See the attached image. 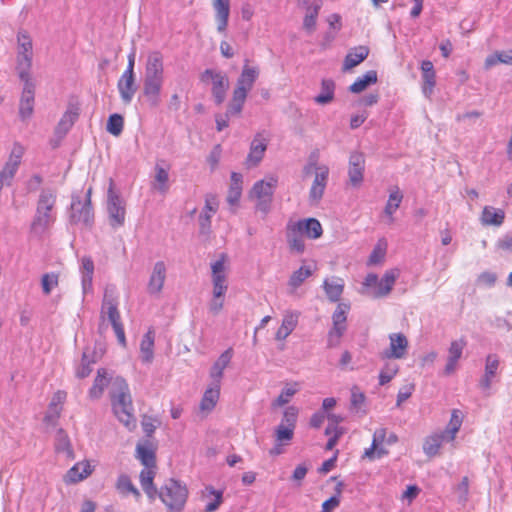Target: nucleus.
Returning <instances> with one entry per match:
<instances>
[{"label":"nucleus","instance_id":"f257e3e1","mask_svg":"<svg viewBox=\"0 0 512 512\" xmlns=\"http://www.w3.org/2000/svg\"><path fill=\"white\" fill-rule=\"evenodd\" d=\"M56 192L53 189H42L33 219L30 224V233L39 239L43 238L53 227L57 219Z\"/></svg>","mask_w":512,"mask_h":512},{"label":"nucleus","instance_id":"f03ea898","mask_svg":"<svg viewBox=\"0 0 512 512\" xmlns=\"http://www.w3.org/2000/svg\"><path fill=\"white\" fill-rule=\"evenodd\" d=\"M163 84V56L160 52L154 51L147 57L142 90V96L150 107L159 106Z\"/></svg>","mask_w":512,"mask_h":512},{"label":"nucleus","instance_id":"7ed1b4c3","mask_svg":"<svg viewBox=\"0 0 512 512\" xmlns=\"http://www.w3.org/2000/svg\"><path fill=\"white\" fill-rule=\"evenodd\" d=\"M111 405L114 415L129 430L136 427L134 407L129 386L122 377H116L110 390Z\"/></svg>","mask_w":512,"mask_h":512},{"label":"nucleus","instance_id":"20e7f679","mask_svg":"<svg viewBox=\"0 0 512 512\" xmlns=\"http://www.w3.org/2000/svg\"><path fill=\"white\" fill-rule=\"evenodd\" d=\"M258 76V67L247 64L243 66L233 90L232 99L227 107V114L239 115L241 113L247 94L253 88Z\"/></svg>","mask_w":512,"mask_h":512},{"label":"nucleus","instance_id":"39448f33","mask_svg":"<svg viewBox=\"0 0 512 512\" xmlns=\"http://www.w3.org/2000/svg\"><path fill=\"white\" fill-rule=\"evenodd\" d=\"M157 495L170 512H181L188 497V490L185 485L171 478L157 491Z\"/></svg>","mask_w":512,"mask_h":512},{"label":"nucleus","instance_id":"423d86ee","mask_svg":"<svg viewBox=\"0 0 512 512\" xmlns=\"http://www.w3.org/2000/svg\"><path fill=\"white\" fill-rule=\"evenodd\" d=\"M101 318H105L111 323L117 340L120 345L126 346V337L124 327L121 323L120 312L118 310V301L114 295L113 288H106L101 306Z\"/></svg>","mask_w":512,"mask_h":512},{"label":"nucleus","instance_id":"0eeeda50","mask_svg":"<svg viewBox=\"0 0 512 512\" xmlns=\"http://www.w3.org/2000/svg\"><path fill=\"white\" fill-rule=\"evenodd\" d=\"M33 59V43L29 33L19 30L17 33V71L21 80L30 77V68Z\"/></svg>","mask_w":512,"mask_h":512},{"label":"nucleus","instance_id":"6e6552de","mask_svg":"<svg viewBox=\"0 0 512 512\" xmlns=\"http://www.w3.org/2000/svg\"><path fill=\"white\" fill-rule=\"evenodd\" d=\"M350 310V304L339 303L332 315V327L328 332L327 346L329 348L337 347L341 338L347 330V314Z\"/></svg>","mask_w":512,"mask_h":512},{"label":"nucleus","instance_id":"1a4fd4ad","mask_svg":"<svg viewBox=\"0 0 512 512\" xmlns=\"http://www.w3.org/2000/svg\"><path fill=\"white\" fill-rule=\"evenodd\" d=\"M70 222L91 227L94 222V212L91 204V188L88 189L84 202L79 197H72Z\"/></svg>","mask_w":512,"mask_h":512},{"label":"nucleus","instance_id":"9d476101","mask_svg":"<svg viewBox=\"0 0 512 512\" xmlns=\"http://www.w3.org/2000/svg\"><path fill=\"white\" fill-rule=\"evenodd\" d=\"M208 79L212 81L211 93L216 105H221L226 98V93L229 89V78L222 72L214 69H206L201 75L200 80L207 82Z\"/></svg>","mask_w":512,"mask_h":512},{"label":"nucleus","instance_id":"9b49d317","mask_svg":"<svg viewBox=\"0 0 512 512\" xmlns=\"http://www.w3.org/2000/svg\"><path fill=\"white\" fill-rule=\"evenodd\" d=\"M107 211L110 224L113 227H120L125 221V206L122 199L113 191V182H110L108 190Z\"/></svg>","mask_w":512,"mask_h":512},{"label":"nucleus","instance_id":"f8f14e48","mask_svg":"<svg viewBox=\"0 0 512 512\" xmlns=\"http://www.w3.org/2000/svg\"><path fill=\"white\" fill-rule=\"evenodd\" d=\"M390 347L381 353L382 359H401L405 356L408 348V340L402 333L389 335Z\"/></svg>","mask_w":512,"mask_h":512},{"label":"nucleus","instance_id":"ddd939ff","mask_svg":"<svg viewBox=\"0 0 512 512\" xmlns=\"http://www.w3.org/2000/svg\"><path fill=\"white\" fill-rule=\"evenodd\" d=\"M329 176V168L325 165L317 166L315 178L309 192V200L311 203H318L325 191Z\"/></svg>","mask_w":512,"mask_h":512},{"label":"nucleus","instance_id":"4468645a","mask_svg":"<svg viewBox=\"0 0 512 512\" xmlns=\"http://www.w3.org/2000/svg\"><path fill=\"white\" fill-rule=\"evenodd\" d=\"M365 170V157L364 154L354 151L349 157L348 176L352 186L357 187L363 181V174Z\"/></svg>","mask_w":512,"mask_h":512},{"label":"nucleus","instance_id":"2eb2a0df","mask_svg":"<svg viewBox=\"0 0 512 512\" xmlns=\"http://www.w3.org/2000/svg\"><path fill=\"white\" fill-rule=\"evenodd\" d=\"M304 233L295 221H289L286 226V240L293 253L302 254L305 251Z\"/></svg>","mask_w":512,"mask_h":512},{"label":"nucleus","instance_id":"dca6fc26","mask_svg":"<svg viewBox=\"0 0 512 512\" xmlns=\"http://www.w3.org/2000/svg\"><path fill=\"white\" fill-rule=\"evenodd\" d=\"M166 265L163 261L154 264L147 284V291L150 295H159L166 280Z\"/></svg>","mask_w":512,"mask_h":512},{"label":"nucleus","instance_id":"f3484780","mask_svg":"<svg viewBox=\"0 0 512 512\" xmlns=\"http://www.w3.org/2000/svg\"><path fill=\"white\" fill-rule=\"evenodd\" d=\"M25 82L19 103V116L25 121L31 117L34 110V85L30 82V77Z\"/></svg>","mask_w":512,"mask_h":512},{"label":"nucleus","instance_id":"a211bd4d","mask_svg":"<svg viewBox=\"0 0 512 512\" xmlns=\"http://www.w3.org/2000/svg\"><path fill=\"white\" fill-rule=\"evenodd\" d=\"M267 149V139L263 133H257L250 145V151L247 156L246 162L249 166H257Z\"/></svg>","mask_w":512,"mask_h":512},{"label":"nucleus","instance_id":"6ab92c4d","mask_svg":"<svg viewBox=\"0 0 512 512\" xmlns=\"http://www.w3.org/2000/svg\"><path fill=\"white\" fill-rule=\"evenodd\" d=\"M215 12L217 31L224 33L227 29L230 16V0H211Z\"/></svg>","mask_w":512,"mask_h":512},{"label":"nucleus","instance_id":"aec40b11","mask_svg":"<svg viewBox=\"0 0 512 512\" xmlns=\"http://www.w3.org/2000/svg\"><path fill=\"white\" fill-rule=\"evenodd\" d=\"M466 345L467 342L464 338H460L451 342L448 349L447 363L444 368V373L446 375H450L456 370L457 363L461 358Z\"/></svg>","mask_w":512,"mask_h":512},{"label":"nucleus","instance_id":"412c9836","mask_svg":"<svg viewBox=\"0 0 512 512\" xmlns=\"http://www.w3.org/2000/svg\"><path fill=\"white\" fill-rule=\"evenodd\" d=\"M232 357H233V349L228 348L219 356V358L212 365V367L210 369V373H209L212 384H216V386L217 385L221 386V380L223 378L224 370L231 362Z\"/></svg>","mask_w":512,"mask_h":512},{"label":"nucleus","instance_id":"4be33fe9","mask_svg":"<svg viewBox=\"0 0 512 512\" xmlns=\"http://www.w3.org/2000/svg\"><path fill=\"white\" fill-rule=\"evenodd\" d=\"M218 200L216 195L208 194L205 198V206L199 217V225L201 232H208L211 226V217L218 209Z\"/></svg>","mask_w":512,"mask_h":512},{"label":"nucleus","instance_id":"5701e85b","mask_svg":"<svg viewBox=\"0 0 512 512\" xmlns=\"http://www.w3.org/2000/svg\"><path fill=\"white\" fill-rule=\"evenodd\" d=\"M397 277L398 272L396 270L386 271L383 277L378 281L377 289L369 291L368 294L373 298L387 296L391 292Z\"/></svg>","mask_w":512,"mask_h":512},{"label":"nucleus","instance_id":"b1692460","mask_svg":"<svg viewBox=\"0 0 512 512\" xmlns=\"http://www.w3.org/2000/svg\"><path fill=\"white\" fill-rule=\"evenodd\" d=\"M420 68L423 80L422 92L426 98H430L436 84V74L433 63L430 60H424Z\"/></svg>","mask_w":512,"mask_h":512},{"label":"nucleus","instance_id":"393cba45","mask_svg":"<svg viewBox=\"0 0 512 512\" xmlns=\"http://www.w3.org/2000/svg\"><path fill=\"white\" fill-rule=\"evenodd\" d=\"M278 179L275 176H269L266 180L257 181L252 188L251 195L254 198L272 199L277 187Z\"/></svg>","mask_w":512,"mask_h":512},{"label":"nucleus","instance_id":"a878e982","mask_svg":"<svg viewBox=\"0 0 512 512\" xmlns=\"http://www.w3.org/2000/svg\"><path fill=\"white\" fill-rule=\"evenodd\" d=\"M500 366V359L496 354H489L485 359L484 375L480 379V386L483 389L491 387L493 378L496 376Z\"/></svg>","mask_w":512,"mask_h":512},{"label":"nucleus","instance_id":"bb28decb","mask_svg":"<svg viewBox=\"0 0 512 512\" xmlns=\"http://www.w3.org/2000/svg\"><path fill=\"white\" fill-rule=\"evenodd\" d=\"M79 116V109L75 105H69L65 113L62 115L59 123L55 128V133L59 137L65 136Z\"/></svg>","mask_w":512,"mask_h":512},{"label":"nucleus","instance_id":"cd10ccee","mask_svg":"<svg viewBox=\"0 0 512 512\" xmlns=\"http://www.w3.org/2000/svg\"><path fill=\"white\" fill-rule=\"evenodd\" d=\"M300 313L297 311H287L283 317L282 324L276 332L277 340H285L296 328Z\"/></svg>","mask_w":512,"mask_h":512},{"label":"nucleus","instance_id":"c85d7f7f","mask_svg":"<svg viewBox=\"0 0 512 512\" xmlns=\"http://www.w3.org/2000/svg\"><path fill=\"white\" fill-rule=\"evenodd\" d=\"M117 87L122 101L125 104H129L136 92L134 75L122 74L118 81Z\"/></svg>","mask_w":512,"mask_h":512},{"label":"nucleus","instance_id":"c756f323","mask_svg":"<svg viewBox=\"0 0 512 512\" xmlns=\"http://www.w3.org/2000/svg\"><path fill=\"white\" fill-rule=\"evenodd\" d=\"M369 51V48L364 45L351 49L344 59L343 71L351 70L363 62L368 57Z\"/></svg>","mask_w":512,"mask_h":512},{"label":"nucleus","instance_id":"7c9ffc66","mask_svg":"<svg viewBox=\"0 0 512 512\" xmlns=\"http://www.w3.org/2000/svg\"><path fill=\"white\" fill-rule=\"evenodd\" d=\"M306 7V14L303 20V28L308 34L315 31L316 22L319 15V11L322 7V1L315 0L311 4L304 5Z\"/></svg>","mask_w":512,"mask_h":512},{"label":"nucleus","instance_id":"2f4dec72","mask_svg":"<svg viewBox=\"0 0 512 512\" xmlns=\"http://www.w3.org/2000/svg\"><path fill=\"white\" fill-rule=\"evenodd\" d=\"M505 219V212L502 209L492 206H485L481 214V223L485 226H501Z\"/></svg>","mask_w":512,"mask_h":512},{"label":"nucleus","instance_id":"473e14b6","mask_svg":"<svg viewBox=\"0 0 512 512\" xmlns=\"http://www.w3.org/2000/svg\"><path fill=\"white\" fill-rule=\"evenodd\" d=\"M92 473L91 465L88 462L76 463L70 468L65 476L66 483H77L87 478Z\"/></svg>","mask_w":512,"mask_h":512},{"label":"nucleus","instance_id":"72a5a7b5","mask_svg":"<svg viewBox=\"0 0 512 512\" xmlns=\"http://www.w3.org/2000/svg\"><path fill=\"white\" fill-rule=\"evenodd\" d=\"M155 469L156 468H143L139 475L142 489L150 500H154L157 496V489L153 483L156 474Z\"/></svg>","mask_w":512,"mask_h":512},{"label":"nucleus","instance_id":"f704fd0d","mask_svg":"<svg viewBox=\"0 0 512 512\" xmlns=\"http://www.w3.org/2000/svg\"><path fill=\"white\" fill-rule=\"evenodd\" d=\"M80 272L82 275V290L86 294L92 289L94 263L91 257L85 256L81 259Z\"/></svg>","mask_w":512,"mask_h":512},{"label":"nucleus","instance_id":"c9c22d12","mask_svg":"<svg viewBox=\"0 0 512 512\" xmlns=\"http://www.w3.org/2000/svg\"><path fill=\"white\" fill-rule=\"evenodd\" d=\"M109 382L110 379L107 377L106 369H98L93 385L89 389V397L93 400L99 399L103 395L104 389L108 386Z\"/></svg>","mask_w":512,"mask_h":512},{"label":"nucleus","instance_id":"e433bc0d","mask_svg":"<svg viewBox=\"0 0 512 512\" xmlns=\"http://www.w3.org/2000/svg\"><path fill=\"white\" fill-rule=\"evenodd\" d=\"M324 291L331 302H337L344 290V281L341 278L325 279L323 283Z\"/></svg>","mask_w":512,"mask_h":512},{"label":"nucleus","instance_id":"4c0bfd02","mask_svg":"<svg viewBox=\"0 0 512 512\" xmlns=\"http://www.w3.org/2000/svg\"><path fill=\"white\" fill-rule=\"evenodd\" d=\"M299 225L304 235L310 239H318L323 233L321 223L315 218L295 221Z\"/></svg>","mask_w":512,"mask_h":512},{"label":"nucleus","instance_id":"58836bf2","mask_svg":"<svg viewBox=\"0 0 512 512\" xmlns=\"http://www.w3.org/2000/svg\"><path fill=\"white\" fill-rule=\"evenodd\" d=\"M220 385L210 384V387L204 392L200 403V409L202 411L210 412L216 406V403L220 395Z\"/></svg>","mask_w":512,"mask_h":512},{"label":"nucleus","instance_id":"ea45409f","mask_svg":"<svg viewBox=\"0 0 512 512\" xmlns=\"http://www.w3.org/2000/svg\"><path fill=\"white\" fill-rule=\"evenodd\" d=\"M403 200V194L398 187H394L390 190L388 201L384 208V213L389 218V223H393V214L399 208Z\"/></svg>","mask_w":512,"mask_h":512},{"label":"nucleus","instance_id":"a19ab883","mask_svg":"<svg viewBox=\"0 0 512 512\" xmlns=\"http://www.w3.org/2000/svg\"><path fill=\"white\" fill-rule=\"evenodd\" d=\"M154 338H155L154 331L152 329H149L141 340V343H140L141 359L145 363H150L153 359Z\"/></svg>","mask_w":512,"mask_h":512},{"label":"nucleus","instance_id":"79ce46f5","mask_svg":"<svg viewBox=\"0 0 512 512\" xmlns=\"http://www.w3.org/2000/svg\"><path fill=\"white\" fill-rule=\"evenodd\" d=\"M136 453V457L140 460L144 468H156L155 452L149 444H138Z\"/></svg>","mask_w":512,"mask_h":512},{"label":"nucleus","instance_id":"37998d69","mask_svg":"<svg viewBox=\"0 0 512 512\" xmlns=\"http://www.w3.org/2000/svg\"><path fill=\"white\" fill-rule=\"evenodd\" d=\"M116 489L123 496L132 494L137 501L141 498L140 491L134 486L130 477L126 474L119 475L116 481Z\"/></svg>","mask_w":512,"mask_h":512},{"label":"nucleus","instance_id":"c03bdc74","mask_svg":"<svg viewBox=\"0 0 512 512\" xmlns=\"http://www.w3.org/2000/svg\"><path fill=\"white\" fill-rule=\"evenodd\" d=\"M444 441H447V438L442 432L440 434L428 436L423 444L424 453L428 457H434L438 454L439 449Z\"/></svg>","mask_w":512,"mask_h":512},{"label":"nucleus","instance_id":"a18cd8bd","mask_svg":"<svg viewBox=\"0 0 512 512\" xmlns=\"http://www.w3.org/2000/svg\"><path fill=\"white\" fill-rule=\"evenodd\" d=\"M377 82V72L375 70L367 71L362 77H358L356 81L349 87L352 93H360L364 91L369 85Z\"/></svg>","mask_w":512,"mask_h":512},{"label":"nucleus","instance_id":"49530a36","mask_svg":"<svg viewBox=\"0 0 512 512\" xmlns=\"http://www.w3.org/2000/svg\"><path fill=\"white\" fill-rule=\"evenodd\" d=\"M335 83L331 79H323L321 82V93L314 98L317 104L325 105L334 99Z\"/></svg>","mask_w":512,"mask_h":512},{"label":"nucleus","instance_id":"de8ad7c7","mask_svg":"<svg viewBox=\"0 0 512 512\" xmlns=\"http://www.w3.org/2000/svg\"><path fill=\"white\" fill-rule=\"evenodd\" d=\"M225 260L226 255L221 254L220 258L211 264L212 283L227 284Z\"/></svg>","mask_w":512,"mask_h":512},{"label":"nucleus","instance_id":"09e8293b","mask_svg":"<svg viewBox=\"0 0 512 512\" xmlns=\"http://www.w3.org/2000/svg\"><path fill=\"white\" fill-rule=\"evenodd\" d=\"M313 273L310 266H301L298 270L294 271L289 278L288 285L295 291L300 287L306 279H308Z\"/></svg>","mask_w":512,"mask_h":512},{"label":"nucleus","instance_id":"8fccbe9b","mask_svg":"<svg viewBox=\"0 0 512 512\" xmlns=\"http://www.w3.org/2000/svg\"><path fill=\"white\" fill-rule=\"evenodd\" d=\"M461 425L462 417L460 416L459 410H453L449 424L447 428L442 432L447 438V442L453 441L455 439L456 434L459 431Z\"/></svg>","mask_w":512,"mask_h":512},{"label":"nucleus","instance_id":"3c124183","mask_svg":"<svg viewBox=\"0 0 512 512\" xmlns=\"http://www.w3.org/2000/svg\"><path fill=\"white\" fill-rule=\"evenodd\" d=\"M499 63L512 65V49L506 51H496L494 54L489 55L485 60L486 68H490Z\"/></svg>","mask_w":512,"mask_h":512},{"label":"nucleus","instance_id":"603ef678","mask_svg":"<svg viewBox=\"0 0 512 512\" xmlns=\"http://www.w3.org/2000/svg\"><path fill=\"white\" fill-rule=\"evenodd\" d=\"M19 165L6 161L4 167L0 171V186H11L13 179L18 171Z\"/></svg>","mask_w":512,"mask_h":512},{"label":"nucleus","instance_id":"864d4df0","mask_svg":"<svg viewBox=\"0 0 512 512\" xmlns=\"http://www.w3.org/2000/svg\"><path fill=\"white\" fill-rule=\"evenodd\" d=\"M168 180H169L168 171L166 169H164L163 167L156 165L153 189H155L161 193H166L168 190Z\"/></svg>","mask_w":512,"mask_h":512},{"label":"nucleus","instance_id":"5fc2aeb1","mask_svg":"<svg viewBox=\"0 0 512 512\" xmlns=\"http://www.w3.org/2000/svg\"><path fill=\"white\" fill-rule=\"evenodd\" d=\"M298 392V383L286 385L280 395L272 402L273 407H281L287 404L290 399Z\"/></svg>","mask_w":512,"mask_h":512},{"label":"nucleus","instance_id":"6e6d98bb","mask_svg":"<svg viewBox=\"0 0 512 512\" xmlns=\"http://www.w3.org/2000/svg\"><path fill=\"white\" fill-rule=\"evenodd\" d=\"M295 428L288 427L279 423L275 428V442L289 445L294 437Z\"/></svg>","mask_w":512,"mask_h":512},{"label":"nucleus","instance_id":"4d7b16f0","mask_svg":"<svg viewBox=\"0 0 512 512\" xmlns=\"http://www.w3.org/2000/svg\"><path fill=\"white\" fill-rule=\"evenodd\" d=\"M123 127L124 118L120 114L115 113L109 116L106 129L110 134L119 136L123 131Z\"/></svg>","mask_w":512,"mask_h":512},{"label":"nucleus","instance_id":"13d9d810","mask_svg":"<svg viewBox=\"0 0 512 512\" xmlns=\"http://www.w3.org/2000/svg\"><path fill=\"white\" fill-rule=\"evenodd\" d=\"M95 362L96 360L90 358L88 351L85 350L82 355L81 365L76 370V376L80 379L89 376L92 371L91 365Z\"/></svg>","mask_w":512,"mask_h":512},{"label":"nucleus","instance_id":"bf43d9fd","mask_svg":"<svg viewBox=\"0 0 512 512\" xmlns=\"http://www.w3.org/2000/svg\"><path fill=\"white\" fill-rule=\"evenodd\" d=\"M58 283L59 275L57 273H46L41 277V286L45 295H49L58 286Z\"/></svg>","mask_w":512,"mask_h":512},{"label":"nucleus","instance_id":"052dcab7","mask_svg":"<svg viewBox=\"0 0 512 512\" xmlns=\"http://www.w3.org/2000/svg\"><path fill=\"white\" fill-rule=\"evenodd\" d=\"M398 372L396 364H386L379 374V384L381 386L389 383Z\"/></svg>","mask_w":512,"mask_h":512},{"label":"nucleus","instance_id":"680f3d73","mask_svg":"<svg viewBox=\"0 0 512 512\" xmlns=\"http://www.w3.org/2000/svg\"><path fill=\"white\" fill-rule=\"evenodd\" d=\"M55 447L59 452H67L68 454L72 453L68 435L62 429L57 432Z\"/></svg>","mask_w":512,"mask_h":512},{"label":"nucleus","instance_id":"e2e57ef3","mask_svg":"<svg viewBox=\"0 0 512 512\" xmlns=\"http://www.w3.org/2000/svg\"><path fill=\"white\" fill-rule=\"evenodd\" d=\"M207 490L211 495L214 496V500L209 502L205 506V512H215L223 502V492L220 490H215L212 486L208 487Z\"/></svg>","mask_w":512,"mask_h":512},{"label":"nucleus","instance_id":"0e129e2a","mask_svg":"<svg viewBox=\"0 0 512 512\" xmlns=\"http://www.w3.org/2000/svg\"><path fill=\"white\" fill-rule=\"evenodd\" d=\"M298 417V409L294 406H289L285 409L280 424L295 428Z\"/></svg>","mask_w":512,"mask_h":512},{"label":"nucleus","instance_id":"69168bd1","mask_svg":"<svg viewBox=\"0 0 512 512\" xmlns=\"http://www.w3.org/2000/svg\"><path fill=\"white\" fill-rule=\"evenodd\" d=\"M385 254H386V245L385 244L382 245L381 243H378L374 247L372 253L369 256L368 264L376 265V264L380 263L384 259Z\"/></svg>","mask_w":512,"mask_h":512},{"label":"nucleus","instance_id":"338daca9","mask_svg":"<svg viewBox=\"0 0 512 512\" xmlns=\"http://www.w3.org/2000/svg\"><path fill=\"white\" fill-rule=\"evenodd\" d=\"M66 396L67 394L65 391L58 390L57 392L54 393L52 397L49 408L51 411H53L56 417H58L60 414V409L58 408V406H60L65 401Z\"/></svg>","mask_w":512,"mask_h":512},{"label":"nucleus","instance_id":"774afa93","mask_svg":"<svg viewBox=\"0 0 512 512\" xmlns=\"http://www.w3.org/2000/svg\"><path fill=\"white\" fill-rule=\"evenodd\" d=\"M24 152H25V149L20 143H18V142L14 143L13 148L11 150V153H10L7 161L16 163L17 165L20 166Z\"/></svg>","mask_w":512,"mask_h":512}]
</instances>
